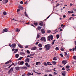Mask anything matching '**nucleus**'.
<instances>
[{"label":"nucleus","instance_id":"nucleus-1","mask_svg":"<svg viewBox=\"0 0 76 76\" xmlns=\"http://www.w3.org/2000/svg\"><path fill=\"white\" fill-rule=\"evenodd\" d=\"M45 48L46 49V51H48L51 48V45H45Z\"/></svg>","mask_w":76,"mask_h":76},{"label":"nucleus","instance_id":"nucleus-2","mask_svg":"<svg viewBox=\"0 0 76 76\" xmlns=\"http://www.w3.org/2000/svg\"><path fill=\"white\" fill-rule=\"evenodd\" d=\"M53 39V36L50 35L48 36V41H50V40H52Z\"/></svg>","mask_w":76,"mask_h":76},{"label":"nucleus","instance_id":"nucleus-3","mask_svg":"<svg viewBox=\"0 0 76 76\" xmlns=\"http://www.w3.org/2000/svg\"><path fill=\"white\" fill-rule=\"evenodd\" d=\"M7 2H8V0H3L2 1V3H3L4 4H6Z\"/></svg>","mask_w":76,"mask_h":76},{"label":"nucleus","instance_id":"nucleus-4","mask_svg":"<svg viewBox=\"0 0 76 76\" xmlns=\"http://www.w3.org/2000/svg\"><path fill=\"white\" fill-rule=\"evenodd\" d=\"M41 40L44 41V42H46V39L45 37H42L41 39Z\"/></svg>","mask_w":76,"mask_h":76},{"label":"nucleus","instance_id":"nucleus-5","mask_svg":"<svg viewBox=\"0 0 76 76\" xmlns=\"http://www.w3.org/2000/svg\"><path fill=\"white\" fill-rule=\"evenodd\" d=\"M34 74L33 73H31L28 72L27 74V76H31V75H33Z\"/></svg>","mask_w":76,"mask_h":76},{"label":"nucleus","instance_id":"nucleus-6","mask_svg":"<svg viewBox=\"0 0 76 76\" xmlns=\"http://www.w3.org/2000/svg\"><path fill=\"white\" fill-rule=\"evenodd\" d=\"M8 31V30L7 29L5 28L2 31V33H4V32H7Z\"/></svg>","mask_w":76,"mask_h":76},{"label":"nucleus","instance_id":"nucleus-7","mask_svg":"<svg viewBox=\"0 0 76 76\" xmlns=\"http://www.w3.org/2000/svg\"><path fill=\"white\" fill-rule=\"evenodd\" d=\"M16 45L15 44H12L11 45V47L12 48H15V47H16Z\"/></svg>","mask_w":76,"mask_h":76},{"label":"nucleus","instance_id":"nucleus-8","mask_svg":"<svg viewBox=\"0 0 76 76\" xmlns=\"http://www.w3.org/2000/svg\"><path fill=\"white\" fill-rule=\"evenodd\" d=\"M25 65L26 66H27V67H30V65H29V64L27 63H25Z\"/></svg>","mask_w":76,"mask_h":76},{"label":"nucleus","instance_id":"nucleus-9","mask_svg":"<svg viewBox=\"0 0 76 76\" xmlns=\"http://www.w3.org/2000/svg\"><path fill=\"white\" fill-rule=\"evenodd\" d=\"M31 49L32 50H35L37 49V48L36 47H34L32 48Z\"/></svg>","mask_w":76,"mask_h":76},{"label":"nucleus","instance_id":"nucleus-10","mask_svg":"<svg viewBox=\"0 0 76 76\" xmlns=\"http://www.w3.org/2000/svg\"><path fill=\"white\" fill-rule=\"evenodd\" d=\"M62 63L63 64H66L67 63V61H63Z\"/></svg>","mask_w":76,"mask_h":76},{"label":"nucleus","instance_id":"nucleus-11","mask_svg":"<svg viewBox=\"0 0 76 76\" xmlns=\"http://www.w3.org/2000/svg\"><path fill=\"white\" fill-rule=\"evenodd\" d=\"M36 64L37 65H39L40 64H41V62H37L36 63Z\"/></svg>","mask_w":76,"mask_h":76},{"label":"nucleus","instance_id":"nucleus-12","mask_svg":"<svg viewBox=\"0 0 76 76\" xmlns=\"http://www.w3.org/2000/svg\"><path fill=\"white\" fill-rule=\"evenodd\" d=\"M13 68L11 69L8 72V73H10V72H13Z\"/></svg>","mask_w":76,"mask_h":76},{"label":"nucleus","instance_id":"nucleus-13","mask_svg":"<svg viewBox=\"0 0 76 76\" xmlns=\"http://www.w3.org/2000/svg\"><path fill=\"white\" fill-rule=\"evenodd\" d=\"M25 61L27 63H28L29 62V59L28 58H27L25 60Z\"/></svg>","mask_w":76,"mask_h":76},{"label":"nucleus","instance_id":"nucleus-14","mask_svg":"<svg viewBox=\"0 0 76 76\" xmlns=\"http://www.w3.org/2000/svg\"><path fill=\"white\" fill-rule=\"evenodd\" d=\"M62 75L63 76H66V72L65 71H63V73H62Z\"/></svg>","mask_w":76,"mask_h":76},{"label":"nucleus","instance_id":"nucleus-15","mask_svg":"<svg viewBox=\"0 0 76 76\" xmlns=\"http://www.w3.org/2000/svg\"><path fill=\"white\" fill-rule=\"evenodd\" d=\"M41 31L42 33V34H44L45 33V31H44V29H42L41 30Z\"/></svg>","mask_w":76,"mask_h":76},{"label":"nucleus","instance_id":"nucleus-16","mask_svg":"<svg viewBox=\"0 0 76 76\" xmlns=\"http://www.w3.org/2000/svg\"><path fill=\"white\" fill-rule=\"evenodd\" d=\"M18 45L19 47H20V48H23V46H22V45H21L19 44H18Z\"/></svg>","mask_w":76,"mask_h":76},{"label":"nucleus","instance_id":"nucleus-17","mask_svg":"<svg viewBox=\"0 0 76 76\" xmlns=\"http://www.w3.org/2000/svg\"><path fill=\"white\" fill-rule=\"evenodd\" d=\"M41 27L40 26H38L37 28H36V29L37 30H39L40 29H41Z\"/></svg>","mask_w":76,"mask_h":76},{"label":"nucleus","instance_id":"nucleus-18","mask_svg":"<svg viewBox=\"0 0 76 76\" xmlns=\"http://www.w3.org/2000/svg\"><path fill=\"white\" fill-rule=\"evenodd\" d=\"M47 64L48 65H49V66H50V65L52 66V64H51V62H47Z\"/></svg>","mask_w":76,"mask_h":76},{"label":"nucleus","instance_id":"nucleus-19","mask_svg":"<svg viewBox=\"0 0 76 76\" xmlns=\"http://www.w3.org/2000/svg\"><path fill=\"white\" fill-rule=\"evenodd\" d=\"M35 53H34L31 54H30L29 56H31V57H32L33 56H35Z\"/></svg>","mask_w":76,"mask_h":76},{"label":"nucleus","instance_id":"nucleus-20","mask_svg":"<svg viewBox=\"0 0 76 76\" xmlns=\"http://www.w3.org/2000/svg\"><path fill=\"white\" fill-rule=\"evenodd\" d=\"M38 45L39 47H40V48H41L42 47V45H41V44L40 43Z\"/></svg>","mask_w":76,"mask_h":76},{"label":"nucleus","instance_id":"nucleus-21","mask_svg":"<svg viewBox=\"0 0 76 76\" xmlns=\"http://www.w3.org/2000/svg\"><path fill=\"white\" fill-rule=\"evenodd\" d=\"M11 62H12V61H11V60H10L9 61H8L7 62H6L5 63V64H8L9 63H10Z\"/></svg>","mask_w":76,"mask_h":76},{"label":"nucleus","instance_id":"nucleus-22","mask_svg":"<svg viewBox=\"0 0 76 76\" xmlns=\"http://www.w3.org/2000/svg\"><path fill=\"white\" fill-rule=\"evenodd\" d=\"M18 8L20 9H21V10H23V8L21 6H19Z\"/></svg>","mask_w":76,"mask_h":76},{"label":"nucleus","instance_id":"nucleus-23","mask_svg":"<svg viewBox=\"0 0 76 76\" xmlns=\"http://www.w3.org/2000/svg\"><path fill=\"white\" fill-rule=\"evenodd\" d=\"M39 24L40 25H41V26H42L43 25V22L42 21L40 22L39 23Z\"/></svg>","mask_w":76,"mask_h":76},{"label":"nucleus","instance_id":"nucleus-24","mask_svg":"<svg viewBox=\"0 0 76 76\" xmlns=\"http://www.w3.org/2000/svg\"><path fill=\"white\" fill-rule=\"evenodd\" d=\"M52 63L54 65H55L56 64V62L55 61H53L52 62Z\"/></svg>","mask_w":76,"mask_h":76},{"label":"nucleus","instance_id":"nucleus-25","mask_svg":"<svg viewBox=\"0 0 76 76\" xmlns=\"http://www.w3.org/2000/svg\"><path fill=\"white\" fill-rule=\"evenodd\" d=\"M76 51V46H75V48L72 49V51Z\"/></svg>","mask_w":76,"mask_h":76},{"label":"nucleus","instance_id":"nucleus-26","mask_svg":"<svg viewBox=\"0 0 76 76\" xmlns=\"http://www.w3.org/2000/svg\"><path fill=\"white\" fill-rule=\"evenodd\" d=\"M20 55H25V53L23 52H20Z\"/></svg>","mask_w":76,"mask_h":76},{"label":"nucleus","instance_id":"nucleus-27","mask_svg":"<svg viewBox=\"0 0 76 76\" xmlns=\"http://www.w3.org/2000/svg\"><path fill=\"white\" fill-rule=\"evenodd\" d=\"M25 15L26 16V17H27V18H29V17H28V16L26 14V12H25Z\"/></svg>","mask_w":76,"mask_h":76},{"label":"nucleus","instance_id":"nucleus-28","mask_svg":"<svg viewBox=\"0 0 76 76\" xmlns=\"http://www.w3.org/2000/svg\"><path fill=\"white\" fill-rule=\"evenodd\" d=\"M15 57L16 58H18L19 57V54H16L15 55Z\"/></svg>","mask_w":76,"mask_h":76},{"label":"nucleus","instance_id":"nucleus-29","mask_svg":"<svg viewBox=\"0 0 76 76\" xmlns=\"http://www.w3.org/2000/svg\"><path fill=\"white\" fill-rule=\"evenodd\" d=\"M19 63H20V64L22 65V64H23V63H24V62H23V61H22L20 62H19Z\"/></svg>","mask_w":76,"mask_h":76},{"label":"nucleus","instance_id":"nucleus-30","mask_svg":"<svg viewBox=\"0 0 76 76\" xmlns=\"http://www.w3.org/2000/svg\"><path fill=\"white\" fill-rule=\"evenodd\" d=\"M16 32H19L20 31V29H19V28H16Z\"/></svg>","mask_w":76,"mask_h":76},{"label":"nucleus","instance_id":"nucleus-31","mask_svg":"<svg viewBox=\"0 0 76 76\" xmlns=\"http://www.w3.org/2000/svg\"><path fill=\"white\" fill-rule=\"evenodd\" d=\"M15 69H16V70H19V67H15Z\"/></svg>","mask_w":76,"mask_h":76},{"label":"nucleus","instance_id":"nucleus-32","mask_svg":"<svg viewBox=\"0 0 76 76\" xmlns=\"http://www.w3.org/2000/svg\"><path fill=\"white\" fill-rule=\"evenodd\" d=\"M53 59V60L56 61L57 60V58H56V57H54Z\"/></svg>","mask_w":76,"mask_h":76},{"label":"nucleus","instance_id":"nucleus-33","mask_svg":"<svg viewBox=\"0 0 76 76\" xmlns=\"http://www.w3.org/2000/svg\"><path fill=\"white\" fill-rule=\"evenodd\" d=\"M6 14H7V13L6 11L3 12V15H6Z\"/></svg>","mask_w":76,"mask_h":76},{"label":"nucleus","instance_id":"nucleus-34","mask_svg":"<svg viewBox=\"0 0 76 76\" xmlns=\"http://www.w3.org/2000/svg\"><path fill=\"white\" fill-rule=\"evenodd\" d=\"M44 66H47V63L46 62H44Z\"/></svg>","mask_w":76,"mask_h":76},{"label":"nucleus","instance_id":"nucleus-35","mask_svg":"<svg viewBox=\"0 0 76 76\" xmlns=\"http://www.w3.org/2000/svg\"><path fill=\"white\" fill-rule=\"evenodd\" d=\"M51 32V30H48L47 31V33H50Z\"/></svg>","mask_w":76,"mask_h":76},{"label":"nucleus","instance_id":"nucleus-36","mask_svg":"<svg viewBox=\"0 0 76 76\" xmlns=\"http://www.w3.org/2000/svg\"><path fill=\"white\" fill-rule=\"evenodd\" d=\"M18 51V49H16L15 51L14 52V53H17V52Z\"/></svg>","mask_w":76,"mask_h":76},{"label":"nucleus","instance_id":"nucleus-37","mask_svg":"<svg viewBox=\"0 0 76 76\" xmlns=\"http://www.w3.org/2000/svg\"><path fill=\"white\" fill-rule=\"evenodd\" d=\"M66 69H69V68H70V66H66Z\"/></svg>","mask_w":76,"mask_h":76},{"label":"nucleus","instance_id":"nucleus-38","mask_svg":"<svg viewBox=\"0 0 76 76\" xmlns=\"http://www.w3.org/2000/svg\"><path fill=\"white\" fill-rule=\"evenodd\" d=\"M56 50V51H57V50H59V49L58 48V47H57L56 48H55Z\"/></svg>","mask_w":76,"mask_h":76},{"label":"nucleus","instance_id":"nucleus-39","mask_svg":"<svg viewBox=\"0 0 76 76\" xmlns=\"http://www.w3.org/2000/svg\"><path fill=\"white\" fill-rule=\"evenodd\" d=\"M39 37H40V36H39V35L38 34L37 36V38H39Z\"/></svg>","mask_w":76,"mask_h":76},{"label":"nucleus","instance_id":"nucleus-40","mask_svg":"<svg viewBox=\"0 0 76 76\" xmlns=\"http://www.w3.org/2000/svg\"><path fill=\"white\" fill-rule=\"evenodd\" d=\"M73 58L74 59H75V60H76V56H73Z\"/></svg>","mask_w":76,"mask_h":76},{"label":"nucleus","instance_id":"nucleus-41","mask_svg":"<svg viewBox=\"0 0 76 76\" xmlns=\"http://www.w3.org/2000/svg\"><path fill=\"white\" fill-rule=\"evenodd\" d=\"M56 37H57V39H58V38H59V35L57 34V35H56Z\"/></svg>","mask_w":76,"mask_h":76},{"label":"nucleus","instance_id":"nucleus-42","mask_svg":"<svg viewBox=\"0 0 76 76\" xmlns=\"http://www.w3.org/2000/svg\"><path fill=\"white\" fill-rule=\"evenodd\" d=\"M61 51H64V49H63V48H61Z\"/></svg>","mask_w":76,"mask_h":76},{"label":"nucleus","instance_id":"nucleus-43","mask_svg":"<svg viewBox=\"0 0 76 76\" xmlns=\"http://www.w3.org/2000/svg\"><path fill=\"white\" fill-rule=\"evenodd\" d=\"M22 58H23V57H21L20 58H19L18 59V60H22Z\"/></svg>","mask_w":76,"mask_h":76},{"label":"nucleus","instance_id":"nucleus-44","mask_svg":"<svg viewBox=\"0 0 76 76\" xmlns=\"http://www.w3.org/2000/svg\"><path fill=\"white\" fill-rule=\"evenodd\" d=\"M20 4H23V1H21L20 2Z\"/></svg>","mask_w":76,"mask_h":76},{"label":"nucleus","instance_id":"nucleus-45","mask_svg":"<svg viewBox=\"0 0 76 76\" xmlns=\"http://www.w3.org/2000/svg\"><path fill=\"white\" fill-rule=\"evenodd\" d=\"M34 24L35 25V26H37V25H38V23H34Z\"/></svg>","mask_w":76,"mask_h":76},{"label":"nucleus","instance_id":"nucleus-46","mask_svg":"<svg viewBox=\"0 0 76 76\" xmlns=\"http://www.w3.org/2000/svg\"><path fill=\"white\" fill-rule=\"evenodd\" d=\"M27 52L28 54H30V52L29 51V50H28L27 51Z\"/></svg>","mask_w":76,"mask_h":76},{"label":"nucleus","instance_id":"nucleus-47","mask_svg":"<svg viewBox=\"0 0 76 76\" xmlns=\"http://www.w3.org/2000/svg\"><path fill=\"white\" fill-rule=\"evenodd\" d=\"M60 55L61 56V57H63V54L61 53V54H60Z\"/></svg>","mask_w":76,"mask_h":76},{"label":"nucleus","instance_id":"nucleus-48","mask_svg":"<svg viewBox=\"0 0 76 76\" xmlns=\"http://www.w3.org/2000/svg\"><path fill=\"white\" fill-rule=\"evenodd\" d=\"M20 10L19 9H18L17 10V12H20Z\"/></svg>","mask_w":76,"mask_h":76},{"label":"nucleus","instance_id":"nucleus-49","mask_svg":"<svg viewBox=\"0 0 76 76\" xmlns=\"http://www.w3.org/2000/svg\"><path fill=\"white\" fill-rule=\"evenodd\" d=\"M28 48V45H26L25 47V48Z\"/></svg>","mask_w":76,"mask_h":76},{"label":"nucleus","instance_id":"nucleus-50","mask_svg":"<svg viewBox=\"0 0 76 76\" xmlns=\"http://www.w3.org/2000/svg\"><path fill=\"white\" fill-rule=\"evenodd\" d=\"M71 13H74V12H73V11L72 10L71 11Z\"/></svg>","mask_w":76,"mask_h":76},{"label":"nucleus","instance_id":"nucleus-51","mask_svg":"<svg viewBox=\"0 0 76 76\" xmlns=\"http://www.w3.org/2000/svg\"><path fill=\"white\" fill-rule=\"evenodd\" d=\"M36 73L37 74H38V75H41V73H38V72H37Z\"/></svg>","mask_w":76,"mask_h":76},{"label":"nucleus","instance_id":"nucleus-52","mask_svg":"<svg viewBox=\"0 0 76 76\" xmlns=\"http://www.w3.org/2000/svg\"><path fill=\"white\" fill-rule=\"evenodd\" d=\"M59 5H60V4H57L56 6V7H57L58 6H59Z\"/></svg>","mask_w":76,"mask_h":76},{"label":"nucleus","instance_id":"nucleus-53","mask_svg":"<svg viewBox=\"0 0 76 76\" xmlns=\"http://www.w3.org/2000/svg\"><path fill=\"white\" fill-rule=\"evenodd\" d=\"M27 66H25L24 67V69H27Z\"/></svg>","mask_w":76,"mask_h":76},{"label":"nucleus","instance_id":"nucleus-54","mask_svg":"<svg viewBox=\"0 0 76 76\" xmlns=\"http://www.w3.org/2000/svg\"><path fill=\"white\" fill-rule=\"evenodd\" d=\"M38 43H39V42H36V45H38Z\"/></svg>","mask_w":76,"mask_h":76},{"label":"nucleus","instance_id":"nucleus-55","mask_svg":"<svg viewBox=\"0 0 76 76\" xmlns=\"http://www.w3.org/2000/svg\"><path fill=\"white\" fill-rule=\"evenodd\" d=\"M53 74L55 75H57V73H56V72H54Z\"/></svg>","mask_w":76,"mask_h":76},{"label":"nucleus","instance_id":"nucleus-56","mask_svg":"<svg viewBox=\"0 0 76 76\" xmlns=\"http://www.w3.org/2000/svg\"><path fill=\"white\" fill-rule=\"evenodd\" d=\"M49 76H53V75L51 74H49Z\"/></svg>","mask_w":76,"mask_h":76},{"label":"nucleus","instance_id":"nucleus-57","mask_svg":"<svg viewBox=\"0 0 76 76\" xmlns=\"http://www.w3.org/2000/svg\"><path fill=\"white\" fill-rule=\"evenodd\" d=\"M62 70H65V69H64V67H63L62 68Z\"/></svg>","mask_w":76,"mask_h":76},{"label":"nucleus","instance_id":"nucleus-58","mask_svg":"<svg viewBox=\"0 0 76 76\" xmlns=\"http://www.w3.org/2000/svg\"><path fill=\"white\" fill-rule=\"evenodd\" d=\"M72 16H75V14H73L72 15Z\"/></svg>","mask_w":76,"mask_h":76},{"label":"nucleus","instance_id":"nucleus-59","mask_svg":"<svg viewBox=\"0 0 76 76\" xmlns=\"http://www.w3.org/2000/svg\"><path fill=\"white\" fill-rule=\"evenodd\" d=\"M73 17H70L69 18V20H71V19Z\"/></svg>","mask_w":76,"mask_h":76},{"label":"nucleus","instance_id":"nucleus-60","mask_svg":"<svg viewBox=\"0 0 76 76\" xmlns=\"http://www.w3.org/2000/svg\"><path fill=\"white\" fill-rule=\"evenodd\" d=\"M68 13H71V11H68Z\"/></svg>","mask_w":76,"mask_h":76},{"label":"nucleus","instance_id":"nucleus-61","mask_svg":"<svg viewBox=\"0 0 76 76\" xmlns=\"http://www.w3.org/2000/svg\"><path fill=\"white\" fill-rule=\"evenodd\" d=\"M64 53H65V55H66V56L67 55V52H65Z\"/></svg>","mask_w":76,"mask_h":76},{"label":"nucleus","instance_id":"nucleus-62","mask_svg":"<svg viewBox=\"0 0 76 76\" xmlns=\"http://www.w3.org/2000/svg\"><path fill=\"white\" fill-rule=\"evenodd\" d=\"M52 45H53V44H54V42H53L52 43Z\"/></svg>","mask_w":76,"mask_h":76},{"label":"nucleus","instance_id":"nucleus-63","mask_svg":"<svg viewBox=\"0 0 76 76\" xmlns=\"http://www.w3.org/2000/svg\"><path fill=\"white\" fill-rule=\"evenodd\" d=\"M12 51H15V49H12Z\"/></svg>","mask_w":76,"mask_h":76},{"label":"nucleus","instance_id":"nucleus-64","mask_svg":"<svg viewBox=\"0 0 76 76\" xmlns=\"http://www.w3.org/2000/svg\"><path fill=\"white\" fill-rule=\"evenodd\" d=\"M15 64L13 63H12V65H14Z\"/></svg>","mask_w":76,"mask_h":76}]
</instances>
